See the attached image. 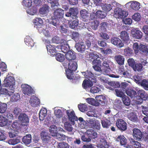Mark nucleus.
<instances>
[{"mask_svg": "<svg viewBox=\"0 0 148 148\" xmlns=\"http://www.w3.org/2000/svg\"><path fill=\"white\" fill-rule=\"evenodd\" d=\"M82 73L86 78L88 79V80L84 79L82 85L83 88L87 90L93 86L92 83L96 82V79L94 74L90 71H87L82 72Z\"/></svg>", "mask_w": 148, "mask_h": 148, "instance_id": "1", "label": "nucleus"}, {"mask_svg": "<svg viewBox=\"0 0 148 148\" xmlns=\"http://www.w3.org/2000/svg\"><path fill=\"white\" fill-rule=\"evenodd\" d=\"M77 61L76 60L70 61H69L68 69L65 70L67 78L70 79H73V81L75 82L79 81L80 78L79 77H77L76 79H73V72L77 70Z\"/></svg>", "mask_w": 148, "mask_h": 148, "instance_id": "2", "label": "nucleus"}, {"mask_svg": "<svg viewBox=\"0 0 148 148\" xmlns=\"http://www.w3.org/2000/svg\"><path fill=\"white\" fill-rule=\"evenodd\" d=\"M53 14L51 24L57 27L59 25L60 22L59 20L63 17L64 11L62 9L58 8L54 11Z\"/></svg>", "mask_w": 148, "mask_h": 148, "instance_id": "3", "label": "nucleus"}, {"mask_svg": "<svg viewBox=\"0 0 148 148\" xmlns=\"http://www.w3.org/2000/svg\"><path fill=\"white\" fill-rule=\"evenodd\" d=\"M133 48L136 54L138 53L139 51L146 55L148 53V48L147 46L143 44H140L139 46L137 42H135L133 44Z\"/></svg>", "mask_w": 148, "mask_h": 148, "instance_id": "4", "label": "nucleus"}, {"mask_svg": "<svg viewBox=\"0 0 148 148\" xmlns=\"http://www.w3.org/2000/svg\"><path fill=\"white\" fill-rule=\"evenodd\" d=\"M66 113L68 116L69 120L72 124L74 125L75 124V121H77L78 120L77 117L75 116L74 111L73 110L70 111V110H68L66 111Z\"/></svg>", "mask_w": 148, "mask_h": 148, "instance_id": "5", "label": "nucleus"}, {"mask_svg": "<svg viewBox=\"0 0 148 148\" xmlns=\"http://www.w3.org/2000/svg\"><path fill=\"white\" fill-rule=\"evenodd\" d=\"M114 13L115 15L118 16L117 17L118 18H124L127 17L128 15L127 12L122 10L121 8L119 7L115 9Z\"/></svg>", "mask_w": 148, "mask_h": 148, "instance_id": "6", "label": "nucleus"}, {"mask_svg": "<svg viewBox=\"0 0 148 148\" xmlns=\"http://www.w3.org/2000/svg\"><path fill=\"white\" fill-rule=\"evenodd\" d=\"M89 126L91 128L97 130H99L100 129V124L99 122L95 119H90L88 121Z\"/></svg>", "mask_w": 148, "mask_h": 148, "instance_id": "7", "label": "nucleus"}, {"mask_svg": "<svg viewBox=\"0 0 148 148\" xmlns=\"http://www.w3.org/2000/svg\"><path fill=\"white\" fill-rule=\"evenodd\" d=\"M96 104V106H99L100 105L105 106L107 103V101L105 96L103 95H97L95 97Z\"/></svg>", "mask_w": 148, "mask_h": 148, "instance_id": "8", "label": "nucleus"}, {"mask_svg": "<svg viewBox=\"0 0 148 148\" xmlns=\"http://www.w3.org/2000/svg\"><path fill=\"white\" fill-rule=\"evenodd\" d=\"M117 127L121 131H124L127 129L126 123L122 119H118L116 123Z\"/></svg>", "mask_w": 148, "mask_h": 148, "instance_id": "9", "label": "nucleus"}, {"mask_svg": "<svg viewBox=\"0 0 148 148\" xmlns=\"http://www.w3.org/2000/svg\"><path fill=\"white\" fill-rule=\"evenodd\" d=\"M132 135L133 137L136 140H140L143 137V135L141 131L138 128H134L132 130Z\"/></svg>", "mask_w": 148, "mask_h": 148, "instance_id": "10", "label": "nucleus"}, {"mask_svg": "<svg viewBox=\"0 0 148 148\" xmlns=\"http://www.w3.org/2000/svg\"><path fill=\"white\" fill-rule=\"evenodd\" d=\"M110 61L106 60L102 64V71L105 75H106L109 72L110 68L109 66Z\"/></svg>", "mask_w": 148, "mask_h": 148, "instance_id": "11", "label": "nucleus"}, {"mask_svg": "<svg viewBox=\"0 0 148 148\" xmlns=\"http://www.w3.org/2000/svg\"><path fill=\"white\" fill-rule=\"evenodd\" d=\"M21 87L25 95H30L33 93V90L29 86L26 84H22Z\"/></svg>", "mask_w": 148, "mask_h": 148, "instance_id": "12", "label": "nucleus"}, {"mask_svg": "<svg viewBox=\"0 0 148 148\" xmlns=\"http://www.w3.org/2000/svg\"><path fill=\"white\" fill-rule=\"evenodd\" d=\"M42 142L45 143H48L51 139L50 134L45 131H42L40 134Z\"/></svg>", "mask_w": 148, "mask_h": 148, "instance_id": "13", "label": "nucleus"}, {"mask_svg": "<svg viewBox=\"0 0 148 148\" xmlns=\"http://www.w3.org/2000/svg\"><path fill=\"white\" fill-rule=\"evenodd\" d=\"M93 68L97 71H102L101 67V61L99 60H93L92 62Z\"/></svg>", "mask_w": 148, "mask_h": 148, "instance_id": "14", "label": "nucleus"}, {"mask_svg": "<svg viewBox=\"0 0 148 148\" xmlns=\"http://www.w3.org/2000/svg\"><path fill=\"white\" fill-rule=\"evenodd\" d=\"M112 43L117 47L121 48L124 46V44L121 40L117 37H113L111 38Z\"/></svg>", "mask_w": 148, "mask_h": 148, "instance_id": "15", "label": "nucleus"}, {"mask_svg": "<svg viewBox=\"0 0 148 148\" xmlns=\"http://www.w3.org/2000/svg\"><path fill=\"white\" fill-rule=\"evenodd\" d=\"M78 13V12L76 9L71 8L69 9V12H67L65 14V16L68 17L70 16L72 18L73 17L77 18L78 17L77 14Z\"/></svg>", "mask_w": 148, "mask_h": 148, "instance_id": "16", "label": "nucleus"}, {"mask_svg": "<svg viewBox=\"0 0 148 148\" xmlns=\"http://www.w3.org/2000/svg\"><path fill=\"white\" fill-rule=\"evenodd\" d=\"M29 102L32 107H36L39 105L40 101L37 97L33 95L31 97Z\"/></svg>", "mask_w": 148, "mask_h": 148, "instance_id": "17", "label": "nucleus"}, {"mask_svg": "<svg viewBox=\"0 0 148 148\" xmlns=\"http://www.w3.org/2000/svg\"><path fill=\"white\" fill-rule=\"evenodd\" d=\"M118 73L122 77L125 78H128L130 76V74L127 70H125L123 66H119Z\"/></svg>", "mask_w": 148, "mask_h": 148, "instance_id": "18", "label": "nucleus"}, {"mask_svg": "<svg viewBox=\"0 0 148 148\" xmlns=\"http://www.w3.org/2000/svg\"><path fill=\"white\" fill-rule=\"evenodd\" d=\"M85 134L87 135L90 139H95L97 137V133L93 129H89L85 132Z\"/></svg>", "mask_w": 148, "mask_h": 148, "instance_id": "19", "label": "nucleus"}, {"mask_svg": "<svg viewBox=\"0 0 148 148\" xmlns=\"http://www.w3.org/2000/svg\"><path fill=\"white\" fill-rule=\"evenodd\" d=\"M14 78L12 76H10L8 78H6L4 81L3 86L4 87L10 86L12 85L14 83Z\"/></svg>", "mask_w": 148, "mask_h": 148, "instance_id": "20", "label": "nucleus"}, {"mask_svg": "<svg viewBox=\"0 0 148 148\" xmlns=\"http://www.w3.org/2000/svg\"><path fill=\"white\" fill-rule=\"evenodd\" d=\"M131 33L132 37L135 38L140 39L142 37L143 33L139 30L136 29H133Z\"/></svg>", "mask_w": 148, "mask_h": 148, "instance_id": "21", "label": "nucleus"}, {"mask_svg": "<svg viewBox=\"0 0 148 148\" xmlns=\"http://www.w3.org/2000/svg\"><path fill=\"white\" fill-rule=\"evenodd\" d=\"M68 23L69 27L71 29L75 28L78 25V20L77 18L73 17L72 19L69 21Z\"/></svg>", "mask_w": 148, "mask_h": 148, "instance_id": "22", "label": "nucleus"}, {"mask_svg": "<svg viewBox=\"0 0 148 148\" xmlns=\"http://www.w3.org/2000/svg\"><path fill=\"white\" fill-rule=\"evenodd\" d=\"M120 37L123 41L126 43L130 40L129 34L125 31H122L121 32Z\"/></svg>", "mask_w": 148, "mask_h": 148, "instance_id": "23", "label": "nucleus"}, {"mask_svg": "<svg viewBox=\"0 0 148 148\" xmlns=\"http://www.w3.org/2000/svg\"><path fill=\"white\" fill-rule=\"evenodd\" d=\"M65 57L69 61L76 60L75 53L71 50L66 54Z\"/></svg>", "mask_w": 148, "mask_h": 148, "instance_id": "24", "label": "nucleus"}, {"mask_svg": "<svg viewBox=\"0 0 148 148\" xmlns=\"http://www.w3.org/2000/svg\"><path fill=\"white\" fill-rule=\"evenodd\" d=\"M18 119L23 123H27L29 122L28 117L25 113L20 114L18 117Z\"/></svg>", "mask_w": 148, "mask_h": 148, "instance_id": "25", "label": "nucleus"}, {"mask_svg": "<svg viewBox=\"0 0 148 148\" xmlns=\"http://www.w3.org/2000/svg\"><path fill=\"white\" fill-rule=\"evenodd\" d=\"M75 47L79 52H83L85 51L86 49L85 45L83 42L76 43L75 45Z\"/></svg>", "mask_w": 148, "mask_h": 148, "instance_id": "26", "label": "nucleus"}, {"mask_svg": "<svg viewBox=\"0 0 148 148\" xmlns=\"http://www.w3.org/2000/svg\"><path fill=\"white\" fill-rule=\"evenodd\" d=\"M24 40L25 43L28 46L32 47L34 45V42L33 40L29 36H27Z\"/></svg>", "mask_w": 148, "mask_h": 148, "instance_id": "27", "label": "nucleus"}, {"mask_svg": "<svg viewBox=\"0 0 148 148\" xmlns=\"http://www.w3.org/2000/svg\"><path fill=\"white\" fill-rule=\"evenodd\" d=\"M22 142L25 145H29L32 141V136L28 134L24 136L22 138Z\"/></svg>", "mask_w": 148, "mask_h": 148, "instance_id": "28", "label": "nucleus"}, {"mask_svg": "<svg viewBox=\"0 0 148 148\" xmlns=\"http://www.w3.org/2000/svg\"><path fill=\"white\" fill-rule=\"evenodd\" d=\"M127 116L129 120L133 122H137L138 121L137 116L133 112L129 113Z\"/></svg>", "mask_w": 148, "mask_h": 148, "instance_id": "29", "label": "nucleus"}, {"mask_svg": "<svg viewBox=\"0 0 148 148\" xmlns=\"http://www.w3.org/2000/svg\"><path fill=\"white\" fill-rule=\"evenodd\" d=\"M50 7L46 4H45L40 8L39 10V12L41 14H44L48 13Z\"/></svg>", "mask_w": 148, "mask_h": 148, "instance_id": "30", "label": "nucleus"}, {"mask_svg": "<svg viewBox=\"0 0 148 148\" xmlns=\"http://www.w3.org/2000/svg\"><path fill=\"white\" fill-rule=\"evenodd\" d=\"M138 97L142 98L145 101L146 100L148 97V95L143 90H139L138 91Z\"/></svg>", "mask_w": 148, "mask_h": 148, "instance_id": "31", "label": "nucleus"}, {"mask_svg": "<svg viewBox=\"0 0 148 148\" xmlns=\"http://www.w3.org/2000/svg\"><path fill=\"white\" fill-rule=\"evenodd\" d=\"M114 58L117 63L119 65L121 66L124 64L125 59L123 56L121 55H119L115 56Z\"/></svg>", "mask_w": 148, "mask_h": 148, "instance_id": "32", "label": "nucleus"}, {"mask_svg": "<svg viewBox=\"0 0 148 148\" xmlns=\"http://www.w3.org/2000/svg\"><path fill=\"white\" fill-rule=\"evenodd\" d=\"M140 4L139 3L136 1H133L131 2L130 6L131 8L134 10H138L140 8Z\"/></svg>", "mask_w": 148, "mask_h": 148, "instance_id": "33", "label": "nucleus"}, {"mask_svg": "<svg viewBox=\"0 0 148 148\" xmlns=\"http://www.w3.org/2000/svg\"><path fill=\"white\" fill-rule=\"evenodd\" d=\"M126 93L127 95L130 96L131 98L135 97V95H137L136 92L132 89H127L126 90Z\"/></svg>", "mask_w": 148, "mask_h": 148, "instance_id": "34", "label": "nucleus"}, {"mask_svg": "<svg viewBox=\"0 0 148 148\" xmlns=\"http://www.w3.org/2000/svg\"><path fill=\"white\" fill-rule=\"evenodd\" d=\"M8 120L3 115H0V126L3 127L6 125L8 123Z\"/></svg>", "mask_w": 148, "mask_h": 148, "instance_id": "35", "label": "nucleus"}, {"mask_svg": "<svg viewBox=\"0 0 148 148\" xmlns=\"http://www.w3.org/2000/svg\"><path fill=\"white\" fill-rule=\"evenodd\" d=\"M116 140L117 141L119 142L120 144L122 145H125L126 144L127 139L123 136H119L117 138Z\"/></svg>", "mask_w": 148, "mask_h": 148, "instance_id": "36", "label": "nucleus"}, {"mask_svg": "<svg viewBox=\"0 0 148 148\" xmlns=\"http://www.w3.org/2000/svg\"><path fill=\"white\" fill-rule=\"evenodd\" d=\"M47 113V110L45 109H41L39 114V119L40 121H43L45 119Z\"/></svg>", "mask_w": 148, "mask_h": 148, "instance_id": "37", "label": "nucleus"}, {"mask_svg": "<svg viewBox=\"0 0 148 148\" xmlns=\"http://www.w3.org/2000/svg\"><path fill=\"white\" fill-rule=\"evenodd\" d=\"M49 131L52 136H55L58 133L57 127L55 125H52L50 127Z\"/></svg>", "mask_w": 148, "mask_h": 148, "instance_id": "38", "label": "nucleus"}, {"mask_svg": "<svg viewBox=\"0 0 148 148\" xmlns=\"http://www.w3.org/2000/svg\"><path fill=\"white\" fill-rule=\"evenodd\" d=\"M129 140V144L130 146H134L136 148V147H138L139 145H140V143L139 142L133 139L130 138Z\"/></svg>", "mask_w": 148, "mask_h": 148, "instance_id": "39", "label": "nucleus"}, {"mask_svg": "<svg viewBox=\"0 0 148 148\" xmlns=\"http://www.w3.org/2000/svg\"><path fill=\"white\" fill-rule=\"evenodd\" d=\"M37 9L36 7L32 6L30 8L28 9L27 10V13L29 14L34 15L36 13Z\"/></svg>", "mask_w": 148, "mask_h": 148, "instance_id": "40", "label": "nucleus"}, {"mask_svg": "<svg viewBox=\"0 0 148 148\" xmlns=\"http://www.w3.org/2000/svg\"><path fill=\"white\" fill-rule=\"evenodd\" d=\"M99 24V21L95 20L90 23V26L92 29L95 30L97 29Z\"/></svg>", "mask_w": 148, "mask_h": 148, "instance_id": "41", "label": "nucleus"}, {"mask_svg": "<svg viewBox=\"0 0 148 148\" xmlns=\"http://www.w3.org/2000/svg\"><path fill=\"white\" fill-rule=\"evenodd\" d=\"M101 123L103 128H108L110 125L111 123L110 121L108 119L101 121Z\"/></svg>", "mask_w": 148, "mask_h": 148, "instance_id": "42", "label": "nucleus"}, {"mask_svg": "<svg viewBox=\"0 0 148 148\" xmlns=\"http://www.w3.org/2000/svg\"><path fill=\"white\" fill-rule=\"evenodd\" d=\"M122 100L123 104L126 106H129L130 103L131 101L130 98L125 95L122 98Z\"/></svg>", "mask_w": 148, "mask_h": 148, "instance_id": "43", "label": "nucleus"}, {"mask_svg": "<svg viewBox=\"0 0 148 148\" xmlns=\"http://www.w3.org/2000/svg\"><path fill=\"white\" fill-rule=\"evenodd\" d=\"M60 47L61 51L64 53H66L70 51L69 45L67 44L62 45Z\"/></svg>", "mask_w": 148, "mask_h": 148, "instance_id": "44", "label": "nucleus"}, {"mask_svg": "<svg viewBox=\"0 0 148 148\" xmlns=\"http://www.w3.org/2000/svg\"><path fill=\"white\" fill-rule=\"evenodd\" d=\"M89 13L85 9L81 10L80 11V14L81 17L84 19L87 18L89 16Z\"/></svg>", "mask_w": 148, "mask_h": 148, "instance_id": "45", "label": "nucleus"}, {"mask_svg": "<svg viewBox=\"0 0 148 148\" xmlns=\"http://www.w3.org/2000/svg\"><path fill=\"white\" fill-rule=\"evenodd\" d=\"M143 68V65L140 63H138L136 64L134 67L133 68L134 71H141Z\"/></svg>", "mask_w": 148, "mask_h": 148, "instance_id": "46", "label": "nucleus"}, {"mask_svg": "<svg viewBox=\"0 0 148 148\" xmlns=\"http://www.w3.org/2000/svg\"><path fill=\"white\" fill-rule=\"evenodd\" d=\"M97 18H104L106 16V14L104 12L99 10L96 12Z\"/></svg>", "mask_w": 148, "mask_h": 148, "instance_id": "47", "label": "nucleus"}, {"mask_svg": "<svg viewBox=\"0 0 148 148\" xmlns=\"http://www.w3.org/2000/svg\"><path fill=\"white\" fill-rule=\"evenodd\" d=\"M124 55L126 56H131L133 53V51L131 48L128 47L124 49Z\"/></svg>", "mask_w": 148, "mask_h": 148, "instance_id": "48", "label": "nucleus"}, {"mask_svg": "<svg viewBox=\"0 0 148 148\" xmlns=\"http://www.w3.org/2000/svg\"><path fill=\"white\" fill-rule=\"evenodd\" d=\"M115 91L116 95L117 97L122 98L125 95V93L121 90L115 89Z\"/></svg>", "mask_w": 148, "mask_h": 148, "instance_id": "49", "label": "nucleus"}, {"mask_svg": "<svg viewBox=\"0 0 148 148\" xmlns=\"http://www.w3.org/2000/svg\"><path fill=\"white\" fill-rule=\"evenodd\" d=\"M112 8V6L110 4H105L102 6V9L103 10L106 12H108L110 11Z\"/></svg>", "mask_w": 148, "mask_h": 148, "instance_id": "50", "label": "nucleus"}, {"mask_svg": "<svg viewBox=\"0 0 148 148\" xmlns=\"http://www.w3.org/2000/svg\"><path fill=\"white\" fill-rule=\"evenodd\" d=\"M7 108V104L3 103L0 104V113H3L5 112Z\"/></svg>", "mask_w": 148, "mask_h": 148, "instance_id": "51", "label": "nucleus"}, {"mask_svg": "<svg viewBox=\"0 0 148 148\" xmlns=\"http://www.w3.org/2000/svg\"><path fill=\"white\" fill-rule=\"evenodd\" d=\"M56 55V60L60 62H62L64 61L65 59L63 55L60 53H57Z\"/></svg>", "mask_w": 148, "mask_h": 148, "instance_id": "52", "label": "nucleus"}, {"mask_svg": "<svg viewBox=\"0 0 148 148\" xmlns=\"http://www.w3.org/2000/svg\"><path fill=\"white\" fill-rule=\"evenodd\" d=\"M47 1L51 3L52 8L56 6H58L59 5L58 2V0H47Z\"/></svg>", "mask_w": 148, "mask_h": 148, "instance_id": "53", "label": "nucleus"}, {"mask_svg": "<svg viewBox=\"0 0 148 148\" xmlns=\"http://www.w3.org/2000/svg\"><path fill=\"white\" fill-rule=\"evenodd\" d=\"M100 141L101 143L99 148H106V147H108V143L104 139H101L100 140Z\"/></svg>", "mask_w": 148, "mask_h": 148, "instance_id": "54", "label": "nucleus"}, {"mask_svg": "<svg viewBox=\"0 0 148 148\" xmlns=\"http://www.w3.org/2000/svg\"><path fill=\"white\" fill-rule=\"evenodd\" d=\"M32 0H23L22 4L23 6L27 7H29L32 5Z\"/></svg>", "mask_w": 148, "mask_h": 148, "instance_id": "55", "label": "nucleus"}, {"mask_svg": "<svg viewBox=\"0 0 148 148\" xmlns=\"http://www.w3.org/2000/svg\"><path fill=\"white\" fill-rule=\"evenodd\" d=\"M20 142V139L16 138L10 140L8 141V143L10 145H14L19 143Z\"/></svg>", "mask_w": 148, "mask_h": 148, "instance_id": "56", "label": "nucleus"}, {"mask_svg": "<svg viewBox=\"0 0 148 148\" xmlns=\"http://www.w3.org/2000/svg\"><path fill=\"white\" fill-rule=\"evenodd\" d=\"M141 85L146 90H148V80L143 79L142 81Z\"/></svg>", "mask_w": 148, "mask_h": 148, "instance_id": "57", "label": "nucleus"}, {"mask_svg": "<svg viewBox=\"0 0 148 148\" xmlns=\"http://www.w3.org/2000/svg\"><path fill=\"white\" fill-rule=\"evenodd\" d=\"M57 147L58 148H69L68 144L64 142L59 143Z\"/></svg>", "mask_w": 148, "mask_h": 148, "instance_id": "58", "label": "nucleus"}, {"mask_svg": "<svg viewBox=\"0 0 148 148\" xmlns=\"http://www.w3.org/2000/svg\"><path fill=\"white\" fill-rule=\"evenodd\" d=\"M86 101L89 104L96 106V100L91 98H87L86 99Z\"/></svg>", "mask_w": 148, "mask_h": 148, "instance_id": "59", "label": "nucleus"}, {"mask_svg": "<svg viewBox=\"0 0 148 148\" xmlns=\"http://www.w3.org/2000/svg\"><path fill=\"white\" fill-rule=\"evenodd\" d=\"M78 107L79 110L83 112L87 110L88 109L87 106L84 104L78 105Z\"/></svg>", "mask_w": 148, "mask_h": 148, "instance_id": "60", "label": "nucleus"}, {"mask_svg": "<svg viewBox=\"0 0 148 148\" xmlns=\"http://www.w3.org/2000/svg\"><path fill=\"white\" fill-rule=\"evenodd\" d=\"M88 56V58L87 60L90 61H91L92 59H94L93 60L97 59V58L99 57L98 55L93 53H89Z\"/></svg>", "mask_w": 148, "mask_h": 148, "instance_id": "61", "label": "nucleus"}, {"mask_svg": "<svg viewBox=\"0 0 148 148\" xmlns=\"http://www.w3.org/2000/svg\"><path fill=\"white\" fill-rule=\"evenodd\" d=\"M81 139L83 142H88L90 141L91 140L90 138L85 134V132L81 137Z\"/></svg>", "mask_w": 148, "mask_h": 148, "instance_id": "62", "label": "nucleus"}, {"mask_svg": "<svg viewBox=\"0 0 148 148\" xmlns=\"http://www.w3.org/2000/svg\"><path fill=\"white\" fill-rule=\"evenodd\" d=\"M99 34V36L104 40H107L109 38V35L106 33L101 32Z\"/></svg>", "mask_w": 148, "mask_h": 148, "instance_id": "63", "label": "nucleus"}, {"mask_svg": "<svg viewBox=\"0 0 148 148\" xmlns=\"http://www.w3.org/2000/svg\"><path fill=\"white\" fill-rule=\"evenodd\" d=\"M55 136L59 141L63 140L65 139V135L58 133H57Z\"/></svg>", "mask_w": 148, "mask_h": 148, "instance_id": "64", "label": "nucleus"}]
</instances>
